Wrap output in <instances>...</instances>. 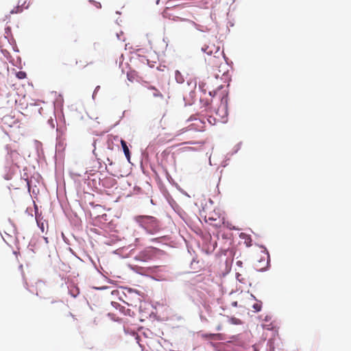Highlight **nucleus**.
I'll return each instance as SVG.
<instances>
[{"label":"nucleus","instance_id":"obj_1","mask_svg":"<svg viewBox=\"0 0 351 351\" xmlns=\"http://www.w3.org/2000/svg\"><path fill=\"white\" fill-rule=\"evenodd\" d=\"M183 9L184 7L180 5L167 6L162 12V16L164 18L174 21H185L188 27L195 28L199 31H204L202 29V25L186 18V14L183 11Z\"/></svg>","mask_w":351,"mask_h":351},{"label":"nucleus","instance_id":"obj_2","mask_svg":"<svg viewBox=\"0 0 351 351\" xmlns=\"http://www.w3.org/2000/svg\"><path fill=\"white\" fill-rule=\"evenodd\" d=\"M136 221L150 234H154L160 230L158 221L154 217L138 216Z\"/></svg>","mask_w":351,"mask_h":351},{"label":"nucleus","instance_id":"obj_3","mask_svg":"<svg viewBox=\"0 0 351 351\" xmlns=\"http://www.w3.org/2000/svg\"><path fill=\"white\" fill-rule=\"evenodd\" d=\"M205 213L204 219L207 223H209L210 225L216 227L220 228L221 226H226L230 228L228 223L226 224L225 219L223 217H221V215L216 213L215 210L213 212Z\"/></svg>","mask_w":351,"mask_h":351},{"label":"nucleus","instance_id":"obj_4","mask_svg":"<svg viewBox=\"0 0 351 351\" xmlns=\"http://www.w3.org/2000/svg\"><path fill=\"white\" fill-rule=\"evenodd\" d=\"M205 128L206 123L204 121L199 119H194L193 122L191 124H190L187 128L180 130L175 136H177L189 130L203 131Z\"/></svg>","mask_w":351,"mask_h":351},{"label":"nucleus","instance_id":"obj_5","mask_svg":"<svg viewBox=\"0 0 351 351\" xmlns=\"http://www.w3.org/2000/svg\"><path fill=\"white\" fill-rule=\"evenodd\" d=\"M227 104H228V99L227 96L223 97L221 99V104L222 106L221 108H218L216 114L219 115V117L221 118H224L227 117L228 115V110H227Z\"/></svg>","mask_w":351,"mask_h":351},{"label":"nucleus","instance_id":"obj_6","mask_svg":"<svg viewBox=\"0 0 351 351\" xmlns=\"http://www.w3.org/2000/svg\"><path fill=\"white\" fill-rule=\"evenodd\" d=\"M215 53H218V56L215 55V56L210 57L208 59V62L213 65L217 66L218 63L221 60V59L219 57V55L221 53L219 52V48L217 49Z\"/></svg>","mask_w":351,"mask_h":351},{"label":"nucleus","instance_id":"obj_7","mask_svg":"<svg viewBox=\"0 0 351 351\" xmlns=\"http://www.w3.org/2000/svg\"><path fill=\"white\" fill-rule=\"evenodd\" d=\"M204 337L208 339H210V340H222L223 339V335L220 333H217V334H213V333H209V334H206V335H204Z\"/></svg>","mask_w":351,"mask_h":351},{"label":"nucleus","instance_id":"obj_8","mask_svg":"<svg viewBox=\"0 0 351 351\" xmlns=\"http://www.w3.org/2000/svg\"><path fill=\"white\" fill-rule=\"evenodd\" d=\"M121 145L123 148V152L125 154V157L127 158L128 160H130V152L129 150V148L127 145L126 142L124 140L121 141Z\"/></svg>","mask_w":351,"mask_h":351},{"label":"nucleus","instance_id":"obj_9","mask_svg":"<svg viewBox=\"0 0 351 351\" xmlns=\"http://www.w3.org/2000/svg\"><path fill=\"white\" fill-rule=\"evenodd\" d=\"M175 77H176V81L178 83H182L184 81L182 75L180 74V73L178 71H176Z\"/></svg>","mask_w":351,"mask_h":351},{"label":"nucleus","instance_id":"obj_10","mask_svg":"<svg viewBox=\"0 0 351 351\" xmlns=\"http://www.w3.org/2000/svg\"><path fill=\"white\" fill-rule=\"evenodd\" d=\"M149 89L153 90V95L154 97H162V94L160 93V91L158 89H156L155 87L150 86V87H149Z\"/></svg>","mask_w":351,"mask_h":351},{"label":"nucleus","instance_id":"obj_11","mask_svg":"<svg viewBox=\"0 0 351 351\" xmlns=\"http://www.w3.org/2000/svg\"><path fill=\"white\" fill-rule=\"evenodd\" d=\"M22 11H23L22 6L17 5L16 7H15L13 10H12L10 11V14H18V13L21 12Z\"/></svg>","mask_w":351,"mask_h":351},{"label":"nucleus","instance_id":"obj_12","mask_svg":"<svg viewBox=\"0 0 351 351\" xmlns=\"http://www.w3.org/2000/svg\"><path fill=\"white\" fill-rule=\"evenodd\" d=\"M252 308H253V309L254 310L255 312L260 311L261 310V308H262L261 303V302H256V303L254 304L253 306H252Z\"/></svg>","mask_w":351,"mask_h":351},{"label":"nucleus","instance_id":"obj_13","mask_svg":"<svg viewBox=\"0 0 351 351\" xmlns=\"http://www.w3.org/2000/svg\"><path fill=\"white\" fill-rule=\"evenodd\" d=\"M16 76L19 79L22 80V79H25L26 77L27 74L24 71H19V72L16 73Z\"/></svg>","mask_w":351,"mask_h":351},{"label":"nucleus","instance_id":"obj_14","mask_svg":"<svg viewBox=\"0 0 351 351\" xmlns=\"http://www.w3.org/2000/svg\"><path fill=\"white\" fill-rule=\"evenodd\" d=\"M89 3L93 4L97 9H99L101 8V5L99 2L95 1L94 0H90Z\"/></svg>","mask_w":351,"mask_h":351},{"label":"nucleus","instance_id":"obj_15","mask_svg":"<svg viewBox=\"0 0 351 351\" xmlns=\"http://www.w3.org/2000/svg\"><path fill=\"white\" fill-rule=\"evenodd\" d=\"M230 322L233 324H241V321L239 319L235 318V317H232L230 319Z\"/></svg>","mask_w":351,"mask_h":351},{"label":"nucleus","instance_id":"obj_16","mask_svg":"<svg viewBox=\"0 0 351 351\" xmlns=\"http://www.w3.org/2000/svg\"><path fill=\"white\" fill-rule=\"evenodd\" d=\"M202 50H203L204 52H206L207 54H208V55H211V54H212V52H213V51H212V50L209 49V47H208V46H207V47H205V48H204V47H203V48H202Z\"/></svg>","mask_w":351,"mask_h":351},{"label":"nucleus","instance_id":"obj_17","mask_svg":"<svg viewBox=\"0 0 351 351\" xmlns=\"http://www.w3.org/2000/svg\"><path fill=\"white\" fill-rule=\"evenodd\" d=\"M52 304H57L58 305L62 306V303L61 302H59V301L53 302Z\"/></svg>","mask_w":351,"mask_h":351},{"label":"nucleus","instance_id":"obj_18","mask_svg":"<svg viewBox=\"0 0 351 351\" xmlns=\"http://www.w3.org/2000/svg\"><path fill=\"white\" fill-rule=\"evenodd\" d=\"M191 94L192 99H193L194 97H195L193 95H195V93L194 92H191Z\"/></svg>","mask_w":351,"mask_h":351},{"label":"nucleus","instance_id":"obj_19","mask_svg":"<svg viewBox=\"0 0 351 351\" xmlns=\"http://www.w3.org/2000/svg\"><path fill=\"white\" fill-rule=\"evenodd\" d=\"M221 329V326L220 325H219L217 327V330H220Z\"/></svg>","mask_w":351,"mask_h":351},{"label":"nucleus","instance_id":"obj_20","mask_svg":"<svg viewBox=\"0 0 351 351\" xmlns=\"http://www.w3.org/2000/svg\"><path fill=\"white\" fill-rule=\"evenodd\" d=\"M163 121H165V120H164V117H162V118L161 119V120H160V123H162Z\"/></svg>","mask_w":351,"mask_h":351},{"label":"nucleus","instance_id":"obj_21","mask_svg":"<svg viewBox=\"0 0 351 351\" xmlns=\"http://www.w3.org/2000/svg\"><path fill=\"white\" fill-rule=\"evenodd\" d=\"M99 88V86H97V88H95V91H96L97 90H98Z\"/></svg>","mask_w":351,"mask_h":351},{"label":"nucleus","instance_id":"obj_22","mask_svg":"<svg viewBox=\"0 0 351 351\" xmlns=\"http://www.w3.org/2000/svg\"><path fill=\"white\" fill-rule=\"evenodd\" d=\"M253 350H254V351H257L256 348L254 346H253Z\"/></svg>","mask_w":351,"mask_h":351},{"label":"nucleus","instance_id":"obj_23","mask_svg":"<svg viewBox=\"0 0 351 351\" xmlns=\"http://www.w3.org/2000/svg\"><path fill=\"white\" fill-rule=\"evenodd\" d=\"M36 221H37V223H38V219L37 216L36 217Z\"/></svg>","mask_w":351,"mask_h":351},{"label":"nucleus","instance_id":"obj_24","mask_svg":"<svg viewBox=\"0 0 351 351\" xmlns=\"http://www.w3.org/2000/svg\"><path fill=\"white\" fill-rule=\"evenodd\" d=\"M25 4V1H24L23 3H22V6Z\"/></svg>","mask_w":351,"mask_h":351}]
</instances>
